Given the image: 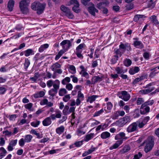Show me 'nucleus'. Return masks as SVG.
<instances>
[{"label": "nucleus", "instance_id": "nucleus-55", "mask_svg": "<svg viewBox=\"0 0 159 159\" xmlns=\"http://www.w3.org/2000/svg\"><path fill=\"white\" fill-rule=\"evenodd\" d=\"M94 77L95 78V79L94 82V83H95L98 81H101L102 78V76L100 77L99 76H95Z\"/></svg>", "mask_w": 159, "mask_h": 159}, {"label": "nucleus", "instance_id": "nucleus-41", "mask_svg": "<svg viewBox=\"0 0 159 159\" xmlns=\"http://www.w3.org/2000/svg\"><path fill=\"white\" fill-rule=\"evenodd\" d=\"M77 98H79L81 101H83L84 99V95L81 93V91H79L78 92Z\"/></svg>", "mask_w": 159, "mask_h": 159}, {"label": "nucleus", "instance_id": "nucleus-10", "mask_svg": "<svg viewBox=\"0 0 159 159\" xmlns=\"http://www.w3.org/2000/svg\"><path fill=\"white\" fill-rule=\"evenodd\" d=\"M150 111V107L146 106L142 107V105L140 108V113L142 115H145L148 113Z\"/></svg>", "mask_w": 159, "mask_h": 159}, {"label": "nucleus", "instance_id": "nucleus-18", "mask_svg": "<svg viewBox=\"0 0 159 159\" xmlns=\"http://www.w3.org/2000/svg\"><path fill=\"white\" fill-rule=\"evenodd\" d=\"M45 94V93L43 91H41L36 93L33 96L35 98H38L43 97Z\"/></svg>", "mask_w": 159, "mask_h": 159}, {"label": "nucleus", "instance_id": "nucleus-44", "mask_svg": "<svg viewBox=\"0 0 159 159\" xmlns=\"http://www.w3.org/2000/svg\"><path fill=\"white\" fill-rule=\"evenodd\" d=\"M40 121L39 120H36V121H33L31 123V126L36 127H37L40 124Z\"/></svg>", "mask_w": 159, "mask_h": 159}, {"label": "nucleus", "instance_id": "nucleus-25", "mask_svg": "<svg viewBox=\"0 0 159 159\" xmlns=\"http://www.w3.org/2000/svg\"><path fill=\"white\" fill-rule=\"evenodd\" d=\"M64 127L63 126H61L60 127H58L56 129V133L59 135L62 134L64 131Z\"/></svg>", "mask_w": 159, "mask_h": 159}, {"label": "nucleus", "instance_id": "nucleus-19", "mask_svg": "<svg viewBox=\"0 0 159 159\" xmlns=\"http://www.w3.org/2000/svg\"><path fill=\"white\" fill-rule=\"evenodd\" d=\"M98 97V96L96 95H93L91 96H89L86 100L87 102H89L90 103H92L94 102L96 98Z\"/></svg>", "mask_w": 159, "mask_h": 159}, {"label": "nucleus", "instance_id": "nucleus-48", "mask_svg": "<svg viewBox=\"0 0 159 159\" xmlns=\"http://www.w3.org/2000/svg\"><path fill=\"white\" fill-rule=\"evenodd\" d=\"M70 98V94L66 95L63 98V100L65 102H67Z\"/></svg>", "mask_w": 159, "mask_h": 159}, {"label": "nucleus", "instance_id": "nucleus-17", "mask_svg": "<svg viewBox=\"0 0 159 159\" xmlns=\"http://www.w3.org/2000/svg\"><path fill=\"white\" fill-rule=\"evenodd\" d=\"M40 7H39L36 10L37 13L38 14H40L43 13L45 8V5L41 4Z\"/></svg>", "mask_w": 159, "mask_h": 159}, {"label": "nucleus", "instance_id": "nucleus-5", "mask_svg": "<svg viewBox=\"0 0 159 159\" xmlns=\"http://www.w3.org/2000/svg\"><path fill=\"white\" fill-rule=\"evenodd\" d=\"M117 95L119 98L125 101H128L130 98V96L129 93L125 91L119 92Z\"/></svg>", "mask_w": 159, "mask_h": 159}, {"label": "nucleus", "instance_id": "nucleus-58", "mask_svg": "<svg viewBox=\"0 0 159 159\" xmlns=\"http://www.w3.org/2000/svg\"><path fill=\"white\" fill-rule=\"evenodd\" d=\"M32 53V50H25L24 52L25 55L28 57Z\"/></svg>", "mask_w": 159, "mask_h": 159}, {"label": "nucleus", "instance_id": "nucleus-35", "mask_svg": "<svg viewBox=\"0 0 159 159\" xmlns=\"http://www.w3.org/2000/svg\"><path fill=\"white\" fill-rule=\"evenodd\" d=\"M30 64V60L27 58L25 59L24 63V68L26 70Z\"/></svg>", "mask_w": 159, "mask_h": 159}, {"label": "nucleus", "instance_id": "nucleus-30", "mask_svg": "<svg viewBox=\"0 0 159 159\" xmlns=\"http://www.w3.org/2000/svg\"><path fill=\"white\" fill-rule=\"evenodd\" d=\"M66 50H60L57 54L56 56L55 60H58L60 57L66 52Z\"/></svg>", "mask_w": 159, "mask_h": 159}, {"label": "nucleus", "instance_id": "nucleus-22", "mask_svg": "<svg viewBox=\"0 0 159 159\" xmlns=\"http://www.w3.org/2000/svg\"><path fill=\"white\" fill-rule=\"evenodd\" d=\"M41 3L39 2H34L31 5V8L34 10L36 11L37 8L39 7H40V5Z\"/></svg>", "mask_w": 159, "mask_h": 159}, {"label": "nucleus", "instance_id": "nucleus-31", "mask_svg": "<svg viewBox=\"0 0 159 159\" xmlns=\"http://www.w3.org/2000/svg\"><path fill=\"white\" fill-rule=\"evenodd\" d=\"M154 103V101L153 100H149L145 102L142 104V107H145L148 105H152Z\"/></svg>", "mask_w": 159, "mask_h": 159}, {"label": "nucleus", "instance_id": "nucleus-11", "mask_svg": "<svg viewBox=\"0 0 159 159\" xmlns=\"http://www.w3.org/2000/svg\"><path fill=\"white\" fill-rule=\"evenodd\" d=\"M155 84V82H153L148 84L145 87H143L147 89L149 91V92L150 93L155 89L154 87L152 86Z\"/></svg>", "mask_w": 159, "mask_h": 159}, {"label": "nucleus", "instance_id": "nucleus-6", "mask_svg": "<svg viewBox=\"0 0 159 159\" xmlns=\"http://www.w3.org/2000/svg\"><path fill=\"white\" fill-rule=\"evenodd\" d=\"M62 47L63 50H68L70 49L72 46V44L70 43L68 40H63L60 44Z\"/></svg>", "mask_w": 159, "mask_h": 159}, {"label": "nucleus", "instance_id": "nucleus-54", "mask_svg": "<svg viewBox=\"0 0 159 159\" xmlns=\"http://www.w3.org/2000/svg\"><path fill=\"white\" fill-rule=\"evenodd\" d=\"M49 47V44L46 43L42 45L39 48V50H44L47 48Z\"/></svg>", "mask_w": 159, "mask_h": 159}, {"label": "nucleus", "instance_id": "nucleus-13", "mask_svg": "<svg viewBox=\"0 0 159 159\" xmlns=\"http://www.w3.org/2000/svg\"><path fill=\"white\" fill-rule=\"evenodd\" d=\"M125 134L124 133L120 132L115 136V139L116 140L121 139H123V140H125L127 139V137H125Z\"/></svg>", "mask_w": 159, "mask_h": 159}, {"label": "nucleus", "instance_id": "nucleus-3", "mask_svg": "<svg viewBox=\"0 0 159 159\" xmlns=\"http://www.w3.org/2000/svg\"><path fill=\"white\" fill-rule=\"evenodd\" d=\"M61 10L64 13L65 15L68 18L72 19L74 17V15L73 14L70 9L68 7H66L64 5H62L60 7Z\"/></svg>", "mask_w": 159, "mask_h": 159}, {"label": "nucleus", "instance_id": "nucleus-56", "mask_svg": "<svg viewBox=\"0 0 159 159\" xmlns=\"http://www.w3.org/2000/svg\"><path fill=\"white\" fill-rule=\"evenodd\" d=\"M150 55L149 52H145L143 54V57L145 59L148 60L149 59Z\"/></svg>", "mask_w": 159, "mask_h": 159}, {"label": "nucleus", "instance_id": "nucleus-20", "mask_svg": "<svg viewBox=\"0 0 159 159\" xmlns=\"http://www.w3.org/2000/svg\"><path fill=\"white\" fill-rule=\"evenodd\" d=\"M110 134L107 131L102 132L100 136L103 139H106L109 138L110 137Z\"/></svg>", "mask_w": 159, "mask_h": 159}, {"label": "nucleus", "instance_id": "nucleus-50", "mask_svg": "<svg viewBox=\"0 0 159 159\" xmlns=\"http://www.w3.org/2000/svg\"><path fill=\"white\" fill-rule=\"evenodd\" d=\"M33 104L32 103H29L25 105V107L29 110V111H31Z\"/></svg>", "mask_w": 159, "mask_h": 159}, {"label": "nucleus", "instance_id": "nucleus-9", "mask_svg": "<svg viewBox=\"0 0 159 159\" xmlns=\"http://www.w3.org/2000/svg\"><path fill=\"white\" fill-rule=\"evenodd\" d=\"M88 11L89 13L93 16H95V12L98 13V11L95 8L93 4H92V6L89 7Z\"/></svg>", "mask_w": 159, "mask_h": 159}, {"label": "nucleus", "instance_id": "nucleus-62", "mask_svg": "<svg viewBox=\"0 0 159 159\" xmlns=\"http://www.w3.org/2000/svg\"><path fill=\"white\" fill-rule=\"evenodd\" d=\"M143 102V99L142 98H138L137 101V104L139 105L141 104Z\"/></svg>", "mask_w": 159, "mask_h": 159}, {"label": "nucleus", "instance_id": "nucleus-37", "mask_svg": "<svg viewBox=\"0 0 159 159\" xmlns=\"http://www.w3.org/2000/svg\"><path fill=\"white\" fill-rule=\"evenodd\" d=\"M93 134L90 133L89 134L87 135L85 137V141H88L93 138Z\"/></svg>", "mask_w": 159, "mask_h": 159}, {"label": "nucleus", "instance_id": "nucleus-2", "mask_svg": "<svg viewBox=\"0 0 159 159\" xmlns=\"http://www.w3.org/2000/svg\"><path fill=\"white\" fill-rule=\"evenodd\" d=\"M60 82L56 80L54 81V84L53 85V88L50 90L49 92V94L50 96L54 97L57 93V90L59 89Z\"/></svg>", "mask_w": 159, "mask_h": 159}, {"label": "nucleus", "instance_id": "nucleus-28", "mask_svg": "<svg viewBox=\"0 0 159 159\" xmlns=\"http://www.w3.org/2000/svg\"><path fill=\"white\" fill-rule=\"evenodd\" d=\"M67 92L66 89L65 88H61L60 89L59 91V95L60 96H63L65 94L67 93Z\"/></svg>", "mask_w": 159, "mask_h": 159}, {"label": "nucleus", "instance_id": "nucleus-61", "mask_svg": "<svg viewBox=\"0 0 159 159\" xmlns=\"http://www.w3.org/2000/svg\"><path fill=\"white\" fill-rule=\"evenodd\" d=\"M125 7L127 10H130L133 8L134 5L132 3L126 5Z\"/></svg>", "mask_w": 159, "mask_h": 159}, {"label": "nucleus", "instance_id": "nucleus-57", "mask_svg": "<svg viewBox=\"0 0 159 159\" xmlns=\"http://www.w3.org/2000/svg\"><path fill=\"white\" fill-rule=\"evenodd\" d=\"M142 156V154L140 152H139L138 154L135 155L133 159H139Z\"/></svg>", "mask_w": 159, "mask_h": 159}, {"label": "nucleus", "instance_id": "nucleus-23", "mask_svg": "<svg viewBox=\"0 0 159 159\" xmlns=\"http://www.w3.org/2000/svg\"><path fill=\"white\" fill-rule=\"evenodd\" d=\"M113 105L111 102H108L107 103V110L105 109L106 112L109 113L111 111V110L112 108Z\"/></svg>", "mask_w": 159, "mask_h": 159}, {"label": "nucleus", "instance_id": "nucleus-32", "mask_svg": "<svg viewBox=\"0 0 159 159\" xmlns=\"http://www.w3.org/2000/svg\"><path fill=\"white\" fill-rule=\"evenodd\" d=\"M32 138V136L31 135L28 134L26 135L25 136V142H30Z\"/></svg>", "mask_w": 159, "mask_h": 159}, {"label": "nucleus", "instance_id": "nucleus-21", "mask_svg": "<svg viewBox=\"0 0 159 159\" xmlns=\"http://www.w3.org/2000/svg\"><path fill=\"white\" fill-rule=\"evenodd\" d=\"M14 2V1L13 0H10L8 2L7 7L9 11H11L12 10Z\"/></svg>", "mask_w": 159, "mask_h": 159}, {"label": "nucleus", "instance_id": "nucleus-14", "mask_svg": "<svg viewBox=\"0 0 159 159\" xmlns=\"http://www.w3.org/2000/svg\"><path fill=\"white\" fill-rule=\"evenodd\" d=\"M133 45L136 48L140 49H142L144 47L142 43L140 41L133 42Z\"/></svg>", "mask_w": 159, "mask_h": 159}, {"label": "nucleus", "instance_id": "nucleus-16", "mask_svg": "<svg viewBox=\"0 0 159 159\" xmlns=\"http://www.w3.org/2000/svg\"><path fill=\"white\" fill-rule=\"evenodd\" d=\"M52 123L51 118L50 117H48L44 120L42 122L43 126H48L50 125Z\"/></svg>", "mask_w": 159, "mask_h": 159}, {"label": "nucleus", "instance_id": "nucleus-43", "mask_svg": "<svg viewBox=\"0 0 159 159\" xmlns=\"http://www.w3.org/2000/svg\"><path fill=\"white\" fill-rule=\"evenodd\" d=\"M80 74L81 75L82 77H84L86 79H89V75L88 73L86 71L80 72Z\"/></svg>", "mask_w": 159, "mask_h": 159}, {"label": "nucleus", "instance_id": "nucleus-27", "mask_svg": "<svg viewBox=\"0 0 159 159\" xmlns=\"http://www.w3.org/2000/svg\"><path fill=\"white\" fill-rule=\"evenodd\" d=\"M145 17L143 15H136L134 18V20L135 22H137L141 19H143Z\"/></svg>", "mask_w": 159, "mask_h": 159}, {"label": "nucleus", "instance_id": "nucleus-24", "mask_svg": "<svg viewBox=\"0 0 159 159\" xmlns=\"http://www.w3.org/2000/svg\"><path fill=\"white\" fill-rule=\"evenodd\" d=\"M150 19L155 25H158L159 24V22L157 19L156 16L155 15L152 16L150 17Z\"/></svg>", "mask_w": 159, "mask_h": 159}, {"label": "nucleus", "instance_id": "nucleus-15", "mask_svg": "<svg viewBox=\"0 0 159 159\" xmlns=\"http://www.w3.org/2000/svg\"><path fill=\"white\" fill-rule=\"evenodd\" d=\"M123 52H121L120 50H115L113 54L114 56V59L115 60H117L118 58L119 57H120L123 53Z\"/></svg>", "mask_w": 159, "mask_h": 159}, {"label": "nucleus", "instance_id": "nucleus-53", "mask_svg": "<svg viewBox=\"0 0 159 159\" xmlns=\"http://www.w3.org/2000/svg\"><path fill=\"white\" fill-rule=\"evenodd\" d=\"M25 140L23 138L21 139L19 141V144L21 147L23 146L25 143Z\"/></svg>", "mask_w": 159, "mask_h": 159}, {"label": "nucleus", "instance_id": "nucleus-42", "mask_svg": "<svg viewBox=\"0 0 159 159\" xmlns=\"http://www.w3.org/2000/svg\"><path fill=\"white\" fill-rule=\"evenodd\" d=\"M69 108V107L68 106L66 105L65 107L64 108L63 111V113L64 115H67L69 114L68 113V110Z\"/></svg>", "mask_w": 159, "mask_h": 159}, {"label": "nucleus", "instance_id": "nucleus-34", "mask_svg": "<svg viewBox=\"0 0 159 159\" xmlns=\"http://www.w3.org/2000/svg\"><path fill=\"white\" fill-rule=\"evenodd\" d=\"M116 123L117 125L121 127L125 125L121 119H119L117 121Z\"/></svg>", "mask_w": 159, "mask_h": 159}, {"label": "nucleus", "instance_id": "nucleus-52", "mask_svg": "<svg viewBox=\"0 0 159 159\" xmlns=\"http://www.w3.org/2000/svg\"><path fill=\"white\" fill-rule=\"evenodd\" d=\"M54 84V82L52 80H50L48 81L47 82V85L49 88H50Z\"/></svg>", "mask_w": 159, "mask_h": 159}, {"label": "nucleus", "instance_id": "nucleus-36", "mask_svg": "<svg viewBox=\"0 0 159 159\" xmlns=\"http://www.w3.org/2000/svg\"><path fill=\"white\" fill-rule=\"evenodd\" d=\"M136 122L137 124V127H139L140 128H142L145 125L143 121L140 122V121H137Z\"/></svg>", "mask_w": 159, "mask_h": 159}, {"label": "nucleus", "instance_id": "nucleus-39", "mask_svg": "<svg viewBox=\"0 0 159 159\" xmlns=\"http://www.w3.org/2000/svg\"><path fill=\"white\" fill-rule=\"evenodd\" d=\"M70 4L69 5L73 4L74 6H78L79 5V3L77 0H70Z\"/></svg>", "mask_w": 159, "mask_h": 159}, {"label": "nucleus", "instance_id": "nucleus-45", "mask_svg": "<svg viewBox=\"0 0 159 159\" xmlns=\"http://www.w3.org/2000/svg\"><path fill=\"white\" fill-rule=\"evenodd\" d=\"M69 68L71 71L70 72L72 74L76 73V69L75 66L73 65H71L69 66Z\"/></svg>", "mask_w": 159, "mask_h": 159}, {"label": "nucleus", "instance_id": "nucleus-63", "mask_svg": "<svg viewBox=\"0 0 159 159\" xmlns=\"http://www.w3.org/2000/svg\"><path fill=\"white\" fill-rule=\"evenodd\" d=\"M66 88L68 90H71L73 88V86L71 84L69 83L66 84Z\"/></svg>", "mask_w": 159, "mask_h": 159}, {"label": "nucleus", "instance_id": "nucleus-64", "mask_svg": "<svg viewBox=\"0 0 159 159\" xmlns=\"http://www.w3.org/2000/svg\"><path fill=\"white\" fill-rule=\"evenodd\" d=\"M79 51L80 50H76L75 54L79 58H83V56L81 53V52Z\"/></svg>", "mask_w": 159, "mask_h": 159}, {"label": "nucleus", "instance_id": "nucleus-49", "mask_svg": "<svg viewBox=\"0 0 159 159\" xmlns=\"http://www.w3.org/2000/svg\"><path fill=\"white\" fill-rule=\"evenodd\" d=\"M79 5L78 6H74L72 8V10L75 12L78 13L80 12V10L79 9Z\"/></svg>", "mask_w": 159, "mask_h": 159}, {"label": "nucleus", "instance_id": "nucleus-60", "mask_svg": "<svg viewBox=\"0 0 159 159\" xmlns=\"http://www.w3.org/2000/svg\"><path fill=\"white\" fill-rule=\"evenodd\" d=\"M155 6V4L153 2L152 0H151L150 2L148 3V7L151 8H153Z\"/></svg>", "mask_w": 159, "mask_h": 159}, {"label": "nucleus", "instance_id": "nucleus-59", "mask_svg": "<svg viewBox=\"0 0 159 159\" xmlns=\"http://www.w3.org/2000/svg\"><path fill=\"white\" fill-rule=\"evenodd\" d=\"M17 139H16L14 140H12L9 143V145L12 146L13 147L15 146L17 144Z\"/></svg>", "mask_w": 159, "mask_h": 159}, {"label": "nucleus", "instance_id": "nucleus-8", "mask_svg": "<svg viewBox=\"0 0 159 159\" xmlns=\"http://www.w3.org/2000/svg\"><path fill=\"white\" fill-rule=\"evenodd\" d=\"M40 104L41 105H46V107H50L53 105V103L51 102H48V100L46 98H44L41 100Z\"/></svg>", "mask_w": 159, "mask_h": 159}, {"label": "nucleus", "instance_id": "nucleus-46", "mask_svg": "<svg viewBox=\"0 0 159 159\" xmlns=\"http://www.w3.org/2000/svg\"><path fill=\"white\" fill-rule=\"evenodd\" d=\"M5 85L0 87V94H3L5 93L6 92V89L4 87Z\"/></svg>", "mask_w": 159, "mask_h": 159}, {"label": "nucleus", "instance_id": "nucleus-40", "mask_svg": "<svg viewBox=\"0 0 159 159\" xmlns=\"http://www.w3.org/2000/svg\"><path fill=\"white\" fill-rule=\"evenodd\" d=\"M104 111V110L102 108L99 111L96 112L93 114L94 117L97 116H99L100 114L102 113Z\"/></svg>", "mask_w": 159, "mask_h": 159}, {"label": "nucleus", "instance_id": "nucleus-1", "mask_svg": "<svg viewBox=\"0 0 159 159\" xmlns=\"http://www.w3.org/2000/svg\"><path fill=\"white\" fill-rule=\"evenodd\" d=\"M154 138L153 136L148 137L145 142L146 144L144 148V151L146 153L151 151L154 144Z\"/></svg>", "mask_w": 159, "mask_h": 159}, {"label": "nucleus", "instance_id": "nucleus-7", "mask_svg": "<svg viewBox=\"0 0 159 159\" xmlns=\"http://www.w3.org/2000/svg\"><path fill=\"white\" fill-rule=\"evenodd\" d=\"M137 124L134 122L130 124L127 128V131L128 133H131L138 131Z\"/></svg>", "mask_w": 159, "mask_h": 159}, {"label": "nucleus", "instance_id": "nucleus-12", "mask_svg": "<svg viewBox=\"0 0 159 159\" xmlns=\"http://www.w3.org/2000/svg\"><path fill=\"white\" fill-rule=\"evenodd\" d=\"M119 47L121 49H127V50H130L131 49L130 44L127 43L123 44L121 42L119 45Z\"/></svg>", "mask_w": 159, "mask_h": 159}, {"label": "nucleus", "instance_id": "nucleus-51", "mask_svg": "<svg viewBox=\"0 0 159 159\" xmlns=\"http://www.w3.org/2000/svg\"><path fill=\"white\" fill-rule=\"evenodd\" d=\"M130 150V148L129 146H125L122 149V152L125 153L127 152Z\"/></svg>", "mask_w": 159, "mask_h": 159}, {"label": "nucleus", "instance_id": "nucleus-38", "mask_svg": "<svg viewBox=\"0 0 159 159\" xmlns=\"http://www.w3.org/2000/svg\"><path fill=\"white\" fill-rule=\"evenodd\" d=\"M70 78L69 77H66L63 79L61 81V83L63 85H65L66 83L70 81Z\"/></svg>", "mask_w": 159, "mask_h": 159}, {"label": "nucleus", "instance_id": "nucleus-4", "mask_svg": "<svg viewBox=\"0 0 159 159\" xmlns=\"http://www.w3.org/2000/svg\"><path fill=\"white\" fill-rule=\"evenodd\" d=\"M29 2V1L25 0H22L20 2V7L24 14H26L28 12L27 6H28Z\"/></svg>", "mask_w": 159, "mask_h": 159}, {"label": "nucleus", "instance_id": "nucleus-26", "mask_svg": "<svg viewBox=\"0 0 159 159\" xmlns=\"http://www.w3.org/2000/svg\"><path fill=\"white\" fill-rule=\"evenodd\" d=\"M7 153L5 149L3 147L0 148V155L3 157Z\"/></svg>", "mask_w": 159, "mask_h": 159}, {"label": "nucleus", "instance_id": "nucleus-47", "mask_svg": "<svg viewBox=\"0 0 159 159\" xmlns=\"http://www.w3.org/2000/svg\"><path fill=\"white\" fill-rule=\"evenodd\" d=\"M115 70L116 71L117 74H120L122 73H124L122 67H116L115 68Z\"/></svg>", "mask_w": 159, "mask_h": 159}, {"label": "nucleus", "instance_id": "nucleus-29", "mask_svg": "<svg viewBox=\"0 0 159 159\" xmlns=\"http://www.w3.org/2000/svg\"><path fill=\"white\" fill-rule=\"evenodd\" d=\"M61 67V65L58 63L57 62L52 66V70L53 71H55L57 68H60Z\"/></svg>", "mask_w": 159, "mask_h": 159}, {"label": "nucleus", "instance_id": "nucleus-33", "mask_svg": "<svg viewBox=\"0 0 159 159\" xmlns=\"http://www.w3.org/2000/svg\"><path fill=\"white\" fill-rule=\"evenodd\" d=\"M124 63L126 66L128 67L131 64L132 61L129 59H126L124 61Z\"/></svg>", "mask_w": 159, "mask_h": 159}]
</instances>
